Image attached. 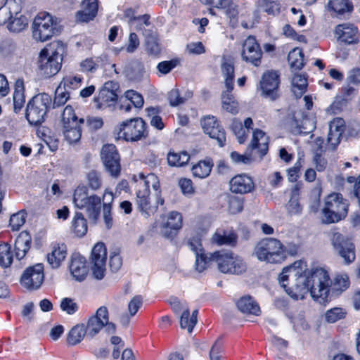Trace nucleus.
<instances>
[{
    "instance_id": "29",
    "label": "nucleus",
    "mask_w": 360,
    "mask_h": 360,
    "mask_svg": "<svg viewBox=\"0 0 360 360\" xmlns=\"http://www.w3.org/2000/svg\"><path fill=\"white\" fill-rule=\"evenodd\" d=\"M221 70L224 77L226 89L233 90L234 82V64L233 60L230 58L224 57L221 65Z\"/></svg>"
},
{
    "instance_id": "38",
    "label": "nucleus",
    "mask_w": 360,
    "mask_h": 360,
    "mask_svg": "<svg viewBox=\"0 0 360 360\" xmlns=\"http://www.w3.org/2000/svg\"><path fill=\"white\" fill-rule=\"evenodd\" d=\"M327 7L329 11L339 15L349 13L353 9V5L349 0H329Z\"/></svg>"
},
{
    "instance_id": "21",
    "label": "nucleus",
    "mask_w": 360,
    "mask_h": 360,
    "mask_svg": "<svg viewBox=\"0 0 360 360\" xmlns=\"http://www.w3.org/2000/svg\"><path fill=\"white\" fill-rule=\"evenodd\" d=\"M338 41L346 44H352L358 41L357 28L353 25L344 23L335 27Z\"/></svg>"
},
{
    "instance_id": "54",
    "label": "nucleus",
    "mask_w": 360,
    "mask_h": 360,
    "mask_svg": "<svg viewBox=\"0 0 360 360\" xmlns=\"http://www.w3.org/2000/svg\"><path fill=\"white\" fill-rule=\"evenodd\" d=\"M82 78L80 76H67L63 78L60 84L68 91L79 88L82 84Z\"/></svg>"
},
{
    "instance_id": "50",
    "label": "nucleus",
    "mask_w": 360,
    "mask_h": 360,
    "mask_svg": "<svg viewBox=\"0 0 360 360\" xmlns=\"http://www.w3.org/2000/svg\"><path fill=\"white\" fill-rule=\"evenodd\" d=\"M231 129L234 133L239 143H243L246 140V133L243 128L242 122L237 120L233 119L231 124Z\"/></svg>"
},
{
    "instance_id": "62",
    "label": "nucleus",
    "mask_w": 360,
    "mask_h": 360,
    "mask_svg": "<svg viewBox=\"0 0 360 360\" xmlns=\"http://www.w3.org/2000/svg\"><path fill=\"white\" fill-rule=\"evenodd\" d=\"M109 265L113 272H117L120 269L122 265V259L118 252L110 253Z\"/></svg>"
},
{
    "instance_id": "52",
    "label": "nucleus",
    "mask_w": 360,
    "mask_h": 360,
    "mask_svg": "<svg viewBox=\"0 0 360 360\" xmlns=\"http://www.w3.org/2000/svg\"><path fill=\"white\" fill-rule=\"evenodd\" d=\"M27 213L25 211H20L13 214L10 217V226L13 231H18L25 224Z\"/></svg>"
},
{
    "instance_id": "12",
    "label": "nucleus",
    "mask_w": 360,
    "mask_h": 360,
    "mask_svg": "<svg viewBox=\"0 0 360 360\" xmlns=\"http://www.w3.org/2000/svg\"><path fill=\"white\" fill-rule=\"evenodd\" d=\"M107 250L103 243H96L91 251L90 257L91 269L94 277L102 279L106 271Z\"/></svg>"
},
{
    "instance_id": "59",
    "label": "nucleus",
    "mask_w": 360,
    "mask_h": 360,
    "mask_svg": "<svg viewBox=\"0 0 360 360\" xmlns=\"http://www.w3.org/2000/svg\"><path fill=\"white\" fill-rule=\"evenodd\" d=\"M345 312L342 308H333L328 310L325 314L326 319L329 323H335L344 318Z\"/></svg>"
},
{
    "instance_id": "39",
    "label": "nucleus",
    "mask_w": 360,
    "mask_h": 360,
    "mask_svg": "<svg viewBox=\"0 0 360 360\" xmlns=\"http://www.w3.org/2000/svg\"><path fill=\"white\" fill-rule=\"evenodd\" d=\"M231 91L232 90L226 89V90L222 92L221 103L224 110L235 115L238 112V102L234 99Z\"/></svg>"
},
{
    "instance_id": "64",
    "label": "nucleus",
    "mask_w": 360,
    "mask_h": 360,
    "mask_svg": "<svg viewBox=\"0 0 360 360\" xmlns=\"http://www.w3.org/2000/svg\"><path fill=\"white\" fill-rule=\"evenodd\" d=\"M222 351V345L219 343L218 340H216L210 350V360H221Z\"/></svg>"
},
{
    "instance_id": "1",
    "label": "nucleus",
    "mask_w": 360,
    "mask_h": 360,
    "mask_svg": "<svg viewBox=\"0 0 360 360\" xmlns=\"http://www.w3.org/2000/svg\"><path fill=\"white\" fill-rule=\"evenodd\" d=\"M278 280L286 292L295 300L303 299L310 292L311 297L320 303L328 300L331 281L323 268H316L310 273L305 262L297 261L285 267Z\"/></svg>"
},
{
    "instance_id": "37",
    "label": "nucleus",
    "mask_w": 360,
    "mask_h": 360,
    "mask_svg": "<svg viewBox=\"0 0 360 360\" xmlns=\"http://www.w3.org/2000/svg\"><path fill=\"white\" fill-rule=\"evenodd\" d=\"M213 167V162L210 159H206L199 161L191 168L194 176L200 179L207 177L211 172Z\"/></svg>"
},
{
    "instance_id": "10",
    "label": "nucleus",
    "mask_w": 360,
    "mask_h": 360,
    "mask_svg": "<svg viewBox=\"0 0 360 360\" xmlns=\"http://www.w3.org/2000/svg\"><path fill=\"white\" fill-rule=\"evenodd\" d=\"M215 258L217 269L223 274L241 275L247 271V264L243 258L232 252L217 251Z\"/></svg>"
},
{
    "instance_id": "3",
    "label": "nucleus",
    "mask_w": 360,
    "mask_h": 360,
    "mask_svg": "<svg viewBox=\"0 0 360 360\" xmlns=\"http://www.w3.org/2000/svg\"><path fill=\"white\" fill-rule=\"evenodd\" d=\"M32 37L37 42H44L60 32L57 18L47 12H41L34 18L32 24Z\"/></svg>"
},
{
    "instance_id": "30",
    "label": "nucleus",
    "mask_w": 360,
    "mask_h": 360,
    "mask_svg": "<svg viewBox=\"0 0 360 360\" xmlns=\"http://www.w3.org/2000/svg\"><path fill=\"white\" fill-rule=\"evenodd\" d=\"M67 256V248L64 244L53 247L51 253L47 255V262L53 269L58 268Z\"/></svg>"
},
{
    "instance_id": "14",
    "label": "nucleus",
    "mask_w": 360,
    "mask_h": 360,
    "mask_svg": "<svg viewBox=\"0 0 360 360\" xmlns=\"http://www.w3.org/2000/svg\"><path fill=\"white\" fill-rule=\"evenodd\" d=\"M101 160L105 169L111 176L117 177L120 173V155L116 147L113 144H106L102 147L101 151Z\"/></svg>"
},
{
    "instance_id": "61",
    "label": "nucleus",
    "mask_w": 360,
    "mask_h": 360,
    "mask_svg": "<svg viewBox=\"0 0 360 360\" xmlns=\"http://www.w3.org/2000/svg\"><path fill=\"white\" fill-rule=\"evenodd\" d=\"M349 285V277L347 274L336 276L334 281V288L336 290L343 291Z\"/></svg>"
},
{
    "instance_id": "49",
    "label": "nucleus",
    "mask_w": 360,
    "mask_h": 360,
    "mask_svg": "<svg viewBox=\"0 0 360 360\" xmlns=\"http://www.w3.org/2000/svg\"><path fill=\"white\" fill-rule=\"evenodd\" d=\"M87 184L92 190L99 189L102 186V178L101 174L96 171L91 170L86 175Z\"/></svg>"
},
{
    "instance_id": "43",
    "label": "nucleus",
    "mask_w": 360,
    "mask_h": 360,
    "mask_svg": "<svg viewBox=\"0 0 360 360\" xmlns=\"http://www.w3.org/2000/svg\"><path fill=\"white\" fill-rule=\"evenodd\" d=\"M288 60L292 68L295 70L302 69L304 65V55L302 50L299 48L294 49L288 53Z\"/></svg>"
},
{
    "instance_id": "36",
    "label": "nucleus",
    "mask_w": 360,
    "mask_h": 360,
    "mask_svg": "<svg viewBox=\"0 0 360 360\" xmlns=\"http://www.w3.org/2000/svg\"><path fill=\"white\" fill-rule=\"evenodd\" d=\"M87 336L84 324H77L73 326L68 333L67 342L70 345H75L80 343Z\"/></svg>"
},
{
    "instance_id": "45",
    "label": "nucleus",
    "mask_w": 360,
    "mask_h": 360,
    "mask_svg": "<svg viewBox=\"0 0 360 360\" xmlns=\"http://www.w3.org/2000/svg\"><path fill=\"white\" fill-rule=\"evenodd\" d=\"M27 25L28 20L25 16L22 15H20L19 17L17 15H13V18L9 20L7 27L10 31L19 32L23 30L27 26Z\"/></svg>"
},
{
    "instance_id": "20",
    "label": "nucleus",
    "mask_w": 360,
    "mask_h": 360,
    "mask_svg": "<svg viewBox=\"0 0 360 360\" xmlns=\"http://www.w3.org/2000/svg\"><path fill=\"white\" fill-rule=\"evenodd\" d=\"M182 226V217L178 212H172L161 227V233L167 238H173Z\"/></svg>"
},
{
    "instance_id": "9",
    "label": "nucleus",
    "mask_w": 360,
    "mask_h": 360,
    "mask_svg": "<svg viewBox=\"0 0 360 360\" xmlns=\"http://www.w3.org/2000/svg\"><path fill=\"white\" fill-rule=\"evenodd\" d=\"M73 202L77 208L86 210L90 219L94 222L97 221L101 210L100 197L96 195H89L86 187L79 186L75 191Z\"/></svg>"
},
{
    "instance_id": "42",
    "label": "nucleus",
    "mask_w": 360,
    "mask_h": 360,
    "mask_svg": "<svg viewBox=\"0 0 360 360\" xmlns=\"http://www.w3.org/2000/svg\"><path fill=\"white\" fill-rule=\"evenodd\" d=\"M190 160V155L186 151L181 153L169 152L167 155V162L170 166L182 167L186 165Z\"/></svg>"
},
{
    "instance_id": "15",
    "label": "nucleus",
    "mask_w": 360,
    "mask_h": 360,
    "mask_svg": "<svg viewBox=\"0 0 360 360\" xmlns=\"http://www.w3.org/2000/svg\"><path fill=\"white\" fill-rule=\"evenodd\" d=\"M332 240L335 251L344 259L345 264H351L355 260V246L350 239L340 233H335Z\"/></svg>"
},
{
    "instance_id": "55",
    "label": "nucleus",
    "mask_w": 360,
    "mask_h": 360,
    "mask_svg": "<svg viewBox=\"0 0 360 360\" xmlns=\"http://www.w3.org/2000/svg\"><path fill=\"white\" fill-rule=\"evenodd\" d=\"M316 128L315 123L313 120L304 118L302 121V125L297 127L293 131L295 134H309Z\"/></svg>"
},
{
    "instance_id": "6",
    "label": "nucleus",
    "mask_w": 360,
    "mask_h": 360,
    "mask_svg": "<svg viewBox=\"0 0 360 360\" xmlns=\"http://www.w3.org/2000/svg\"><path fill=\"white\" fill-rule=\"evenodd\" d=\"M349 203L339 193H333L327 196L322 210V221L326 224L338 222L346 217Z\"/></svg>"
},
{
    "instance_id": "40",
    "label": "nucleus",
    "mask_w": 360,
    "mask_h": 360,
    "mask_svg": "<svg viewBox=\"0 0 360 360\" xmlns=\"http://www.w3.org/2000/svg\"><path fill=\"white\" fill-rule=\"evenodd\" d=\"M307 80L304 75H295L292 79V91L297 98L301 97L306 91Z\"/></svg>"
},
{
    "instance_id": "41",
    "label": "nucleus",
    "mask_w": 360,
    "mask_h": 360,
    "mask_svg": "<svg viewBox=\"0 0 360 360\" xmlns=\"http://www.w3.org/2000/svg\"><path fill=\"white\" fill-rule=\"evenodd\" d=\"M72 229L79 237L84 236L87 232V221L81 212H76L72 220Z\"/></svg>"
},
{
    "instance_id": "60",
    "label": "nucleus",
    "mask_w": 360,
    "mask_h": 360,
    "mask_svg": "<svg viewBox=\"0 0 360 360\" xmlns=\"http://www.w3.org/2000/svg\"><path fill=\"white\" fill-rule=\"evenodd\" d=\"M187 245L195 255L205 252L201 238L198 236L190 238L188 240Z\"/></svg>"
},
{
    "instance_id": "33",
    "label": "nucleus",
    "mask_w": 360,
    "mask_h": 360,
    "mask_svg": "<svg viewBox=\"0 0 360 360\" xmlns=\"http://www.w3.org/2000/svg\"><path fill=\"white\" fill-rule=\"evenodd\" d=\"M238 309L244 313L258 316L260 314L259 304L250 297H241L237 302Z\"/></svg>"
},
{
    "instance_id": "56",
    "label": "nucleus",
    "mask_w": 360,
    "mask_h": 360,
    "mask_svg": "<svg viewBox=\"0 0 360 360\" xmlns=\"http://www.w3.org/2000/svg\"><path fill=\"white\" fill-rule=\"evenodd\" d=\"M60 307L62 311L69 315L75 314L78 309L77 304L72 299L68 297L63 298L61 300Z\"/></svg>"
},
{
    "instance_id": "35",
    "label": "nucleus",
    "mask_w": 360,
    "mask_h": 360,
    "mask_svg": "<svg viewBox=\"0 0 360 360\" xmlns=\"http://www.w3.org/2000/svg\"><path fill=\"white\" fill-rule=\"evenodd\" d=\"M300 186L296 184L291 189L290 198L286 205L288 212L291 214H298L302 212V206L299 202Z\"/></svg>"
},
{
    "instance_id": "58",
    "label": "nucleus",
    "mask_w": 360,
    "mask_h": 360,
    "mask_svg": "<svg viewBox=\"0 0 360 360\" xmlns=\"http://www.w3.org/2000/svg\"><path fill=\"white\" fill-rule=\"evenodd\" d=\"M125 97L130 101L136 107L141 108L143 107L144 101L143 96L134 90H128L125 92Z\"/></svg>"
},
{
    "instance_id": "22",
    "label": "nucleus",
    "mask_w": 360,
    "mask_h": 360,
    "mask_svg": "<svg viewBox=\"0 0 360 360\" xmlns=\"http://www.w3.org/2000/svg\"><path fill=\"white\" fill-rule=\"evenodd\" d=\"M254 187L252 179L246 174L236 175L230 181V189L235 193H248L251 192Z\"/></svg>"
},
{
    "instance_id": "8",
    "label": "nucleus",
    "mask_w": 360,
    "mask_h": 360,
    "mask_svg": "<svg viewBox=\"0 0 360 360\" xmlns=\"http://www.w3.org/2000/svg\"><path fill=\"white\" fill-rule=\"evenodd\" d=\"M117 139L135 142L146 138V124L143 119L136 117L123 122L115 129Z\"/></svg>"
},
{
    "instance_id": "51",
    "label": "nucleus",
    "mask_w": 360,
    "mask_h": 360,
    "mask_svg": "<svg viewBox=\"0 0 360 360\" xmlns=\"http://www.w3.org/2000/svg\"><path fill=\"white\" fill-rule=\"evenodd\" d=\"M186 98L180 95L178 89H172L168 94V100L172 106H177L183 104L186 100L192 96V92H187Z\"/></svg>"
},
{
    "instance_id": "25",
    "label": "nucleus",
    "mask_w": 360,
    "mask_h": 360,
    "mask_svg": "<svg viewBox=\"0 0 360 360\" xmlns=\"http://www.w3.org/2000/svg\"><path fill=\"white\" fill-rule=\"evenodd\" d=\"M251 150H257L260 157H264L269 149V137L261 129H256L252 132V137L249 145Z\"/></svg>"
},
{
    "instance_id": "2",
    "label": "nucleus",
    "mask_w": 360,
    "mask_h": 360,
    "mask_svg": "<svg viewBox=\"0 0 360 360\" xmlns=\"http://www.w3.org/2000/svg\"><path fill=\"white\" fill-rule=\"evenodd\" d=\"M65 46L61 41H53L49 48L40 51L38 68L41 75L50 77L56 75L61 68Z\"/></svg>"
},
{
    "instance_id": "26",
    "label": "nucleus",
    "mask_w": 360,
    "mask_h": 360,
    "mask_svg": "<svg viewBox=\"0 0 360 360\" xmlns=\"http://www.w3.org/2000/svg\"><path fill=\"white\" fill-rule=\"evenodd\" d=\"M237 240L238 236L232 229H218L212 237V242L218 245L235 247Z\"/></svg>"
},
{
    "instance_id": "53",
    "label": "nucleus",
    "mask_w": 360,
    "mask_h": 360,
    "mask_svg": "<svg viewBox=\"0 0 360 360\" xmlns=\"http://www.w3.org/2000/svg\"><path fill=\"white\" fill-rule=\"evenodd\" d=\"M228 209L229 212L232 214L240 212L243 209V202L242 198L234 195L229 196Z\"/></svg>"
},
{
    "instance_id": "5",
    "label": "nucleus",
    "mask_w": 360,
    "mask_h": 360,
    "mask_svg": "<svg viewBox=\"0 0 360 360\" xmlns=\"http://www.w3.org/2000/svg\"><path fill=\"white\" fill-rule=\"evenodd\" d=\"M139 178V189L136 191V204L141 212L150 215L156 212L157 206L153 205L150 202L149 188L151 186L154 190L158 191L160 187L159 179L153 173L146 176L140 173Z\"/></svg>"
},
{
    "instance_id": "13",
    "label": "nucleus",
    "mask_w": 360,
    "mask_h": 360,
    "mask_svg": "<svg viewBox=\"0 0 360 360\" xmlns=\"http://www.w3.org/2000/svg\"><path fill=\"white\" fill-rule=\"evenodd\" d=\"M44 278V266L37 264L26 268L20 277V283L29 290H35L40 288Z\"/></svg>"
},
{
    "instance_id": "27",
    "label": "nucleus",
    "mask_w": 360,
    "mask_h": 360,
    "mask_svg": "<svg viewBox=\"0 0 360 360\" xmlns=\"http://www.w3.org/2000/svg\"><path fill=\"white\" fill-rule=\"evenodd\" d=\"M21 11V5L15 0H6L0 8V25L11 20L13 15H18Z\"/></svg>"
},
{
    "instance_id": "31",
    "label": "nucleus",
    "mask_w": 360,
    "mask_h": 360,
    "mask_svg": "<svg viewBox=\"0 0 360 360\" xmlns=\"http://www.w3.org/2000/svg\"><path fill=\"white\" fill-rule=\"evenodd\" d=\"M217 251L213 253L202 252L195 255V261L194 264V269L198 273H202L210 267L212 262L217 264Z\"/></svg>"
},
{
    "instance_id": "18",
    "label": "nucleus",
    "mask_w": 360,
    "mask_h": 360,
    "mask_svg": "<svg viewBox=\"0 0 360 360\" xmlns=\"http://www.w3.org/2000/svg\"><path fill=\"white\" fill-rule=\"evenodd\" d=\"M278 75L275 71H268L264 73L260 81L262 94L272 100L277 98V89L279 85Z\"/></svg>"
},
{
    "instance_id": "23",
    "label": "nucleus",
    "mask_w": 360,
    "mask_h": 360,
    "mask_svg": "<svg viewBox=\"0 0 360 360\" xmlns=\"http://www.w3.org/2000/svg\"><path fill=\"white\" fill-rule=\"evenodd\" d=\"M88 270L85 258L79 254L72 255L70 271L75 280L77 281H84L87 276Z\"/></svg>"
},
{
    "instance_id": "48",
    "label": "nucleus",
    "mask_w": 360,
    "mask_h": 360,
    "mask_svg": "<svg viewBox=\"0 0 360 360\" xmlns=\"http://www.w3.org/2000/svg\"><path fill=\"white\" fill-rule=\"evenodd\" d=\"M84 122V120L83 118L79 119L76 115L73 108L71 105H68L64 108L63 113L61 115V124L63 126L71 124V122Z\"/></svg>"
},
{
    "instance_id": "7",
    "label": "nucleus",
    "mask_w": 360,
    "mask_h": 360,
    "mask_svg": "<svg viewBox=\"0 0 360 360\" xmlns=\"http://www.w3.org/2000/svg\"><path fill=\"white\" fill-rule=\"evenodd\" d=\"M51 98L48 94H39L28 102L25 117L31 125H40L45 120L51 103Z\"/></svg>"
},
{
    "instance_id": "34",
    "label": "nucleus",
    "mask_w": 360,
    "mask_h": 360,
    "mask_svg": "<svg viewBox=\"0 0 360 360\" xmlns=\"http://www.w3.org/2000/svg\"><path fill=\"white\" fill-rule=\"evenodd\" d=\"M356 94L355 89L350 86L346 85L342 87L340 94L335 97V101L333 103V108H340L342 106L352 101Z\"/></svg>"
},
{
    "instance_id": "28",
    "label": "nucleus",
    "mask_w": 360,
    "mask_h": 360,
    "mask_svg": "<svg viewBox=\"0 0 360 360\" xmlns=\"http://www.w3.org/2000/svg\"><path fill=\"white\" fill-rule=\"evenodd\" d=\"M32 238L27 231L20 233L15 242V257L18 259H22L30 248Z\"/></svg>"
},
{
    "instance_id": "46",
    "label": "nucleus",
    "mask_w": 360,
    "mask_h": 360,
    "mask_svg": "<svg viewBox=\"0 0 360 360\" xmlns=\"http://www.w3.org/2000/svg\"><path fill=\"white\" fill-rule=\"evenodd\" d=\"M70 99V93L60 84L55 91L53 108H59L66 103Z\"/></svg>"
},
{
    "instance_id": "57",
    "label": "nucleus",
    "mask_w": 360,
    "mask_h": 360,
    "mask_svg": "<svg viewBox=\"0 0 360 360\" xmlns=\"http://www.w3.org/2000/svg\"><path fill=\"white\" fill-rule=\"evenodd\" d=\"M260 6L264 8L265 12L269 15H275L280 12V5L275 1L269 0H259Z\"/></svg>"
},
{
    "instance_id": "24",
    "label": "nucleus",
    "mask_w": 360,
    "mask_h": 360,
    "mask_svg": "<svg viewBox=\"0 0 360 360\" xmlns=\"http://www.w3.org/2000/svg\"><path fill=\"white\" fill-rule=\"evenodd\" d=\"M82 9L75 13V20L77 22H87L92 20L97 14L98 1L84 0L82 4Z\"/></svg>"
},
{
    "instance_id": "4",
    "label": "nucleus",
    "mask_w": 360,
    "mask_h": 360,
    "mask_svg": "<svg viewBox=\"0 0 360 360\" xmlns=\"http://www.w3.org/2000/svg\"><path fill=\"white\" fill-rule=\"evenodd\" d=\"M284 245L274 238L260 240L255 246L253 255L260 262L270 264L281 263L285 259Z\"/></svg>"
},
{
    "instance_id": "47",
    "label": "nucleus",
    "mask_w": 360,
    "mask_h": 360,
    "mask_svg": "<svg viewBox=\"0 0 360 360\" xmlns=\"http://www.w3.org/2000/svg\"><path fill=\"white\" fill-rule=\"evenodd\" d=\"M102 58H88L82 60L79 63L80 71L84 73H94L96 71L99 65V62Z\"/></svg>"
},
{
    "instance_id": "63",
    "label": "nucleus",
    "mask_w": 360,
    "mask_h": 360,
    "mask_svg": "<svg viewBox=\"0 0 360 360\" xmlns=\"http://www.w3.org/2000/svg\"><path fill=\"white\" fill-rule=\"evenodd\" d=\"M178 63L177 60L162 61L158 63L157 69L160 73L166 75L170 72L178 65Z\"/></svg>"
},
{
    "instance_id": "44",
    "label": "nucleus",
    "mask_w": 360,
    "mask_h": 360,
    "mask_svg": "<svg viewBox=\"0 0 360 360\" xmlns=\"http://www.w3.org/2000/svg\"><path fill=\"white\" fill-rule=\"evenodd\" d=\"M13 262L11 247L8 243L0 244V266L6 268L11 266Z\"/></svg>"
},
{
    "instance_id": "19",
    "label": "nucleus",
    "mask_w": 360,
    "mask_h": 360,
    "mask_svg": "<svg viewBox=\"0 0 360 360\" xmlns=\"http://www.w3.org/2000/svg\"><path fill=\"white\" fill-rule=\"evenodd\" d=\"M118 83L113 81L105 82L96 98V101L99 102V107L101 108L105 105H110V103L115 102L118 97Z\"/></svg>"
},
{
    "instance_id": "32",
    "label": "nucleus",
    "mask_w": 360,
    "mask_h": 360,
    "mask_svg": "<svg viewBox=\"0 0 360 360\" xmlns=\"http://www.w3.org/2000/svg\"><path fill=\"white\" fill-rule=\"evenodd\" d=\"M84 122H71V124L63 125V133L65 139L70 143L78 142L82 136L81 124Z\"/></svg>"
},
{
    "instance_id": "17",
    "label": "nucleus",
    "mask_w": 360,
    "mask_h": 360,
    "mask_svg": "<svg viewBox=\"0 0 360 360\" xmlns=\"http://www.w3.org/2000/svg\"><path fill=\"white\" fill-rule=\"evenodd\" d=\"M241 57L244 61L256 67L260 65L262 51L255 37L249 36L243 42Z\"/></svg>"
},
{
    "instance_id": "16",
    "label": "nucleus",
    "mask_w": 360,
    "mask_h": 360,
    "mask_svg": "<svg viewBox=\"0 0 360 360\" xmlns=\"http://www.w3.org/2000/svg\"><path fill=\"white\" fill-rule=\"evenodd\" d=\"M204 132L213 139L217 141L218 145L222 147L226 143V134L219 122L213 115H207L200 120Z\"/></svg>"
},
{
    "instance_id": "11",
    "label": "nucleus",
    "mask_w": 360,
    "mask_h": 360,
    "mask_svg": "<svg viewBox=\"0 0 360 360\" xmlns=\"http://www.w3.org/2000/svg\"><path fill=\"white\" fill-rule=\"evenodd\" d=\"M102 328H104L108 334H112L116 330V326L109 321L108 311L105 307L98 308L96 314L89 319L85 325L87 338H94Z\"/></svg>"
}]
</instances>
